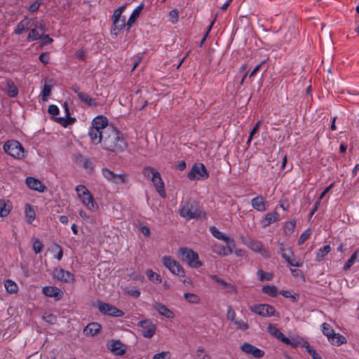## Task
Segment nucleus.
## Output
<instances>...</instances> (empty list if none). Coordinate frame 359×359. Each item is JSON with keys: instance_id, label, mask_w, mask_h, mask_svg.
Returning <instances> with one entry per match:
<instances>
[{"instance_id": "3", "label": "nucleus", "mask_w": 359, "mask_h": 359, "mask_svg": "<svg viewBox=\"0 0 359 359\" xmlns=\"http://www.w3.org/2000/svg\"><path fill=\"white\" fill-rule=\"evenodd\" d=\"M142 174L147 179H149L150 175H152L151 182L156 191L162 198H165L166 197L165 185L159 172L152 167L147 166L143 168Z\"/></svg>"}, {"instance_id": "32", "label": "nucleus", "mask_w": 359, "mask_h": 359, "mask_svg": "<svg viewBox=\"0 0 359 359\" xmlns=\"http://www.w3.org/2000/svg\"><path fill=\"white\" fill-rule=\"evenodd\" d=\"M279 220V215L276 212H272L266 214L261 223L264 227L269 226L271 224L276 222Z\"/></svg>"}, {"instance_id": "13", "label": "nucleus", "mask_w": 359, "mask_h": 359, "mask_svg": "<svg viewBox=\"0 0 359 359\" xmlns=\"http://www.w3.org/2000/svg\"><path fill=\"white\" fill-rule=\"evenodd\" d=\"M97 309L101 313L109 316L122 317L124 315L123 311L117 309L111 304L102 302H97Z\"/></svg>"}, {"instance_id": "30", "label": "nucleus", "mask_w": 359, "mask_h": 359, "mask_svg": "<svg viewBox=\"0 0 359 359\" xmlns=\"http://www.w3.org/2000/svg\"><path fill=\"white\" fill-rule=\"evenodd\" d=\"M25 221L27 224H32L36 218V212L34 208L30 204L27 203L25 207Z\"/></svg>"}, {"instance_id": "47", "label": "nucleus", "mask_w": 359, "mask_h": 359, "mask_svg": "<svg viewBox=\"0 0 359 359\" xmlns=\"http://www.w3.org/2000/svg\"><path fill=\"white\" fill-rule=\"evenodd\" d=\"M297 34V29L295 27H290L287 32L285 34V41L286 42H290L292 40L293 38H295Z\"/></svg>"}, {"instance_id": "23", "label": "nucleus", "mask_w": 359, "mask_h": 359, "mask_svg": "<svg viewBox=\"0 0 359 359\" xmlns=\"http://www.w3.org/2000/svg\"><path fill=\"white\" fill-rule=\"evenodd\" d=\"M248 247L250 250L259 253L263 257H267L269 256V252L267 250H266L264 248L263 244L261 241L252 240L249 241Z\"/></svg>"}, {"instance_id": "50", "label": "nucleus", "mask_w": 359, "mask_h": 359, "mask_svg": "<svg viewBox=\"0 0 359 359\" xmlns=\"http://www.w3.org/2000/svg\"><path fill=\"white\" fill-rule=\"evenodd\" d=\"M125 292L135 298H138L140 295V291L135 287H126L125 288Z\"/></svg>"}, {"instance_id": "28", "label": "nucleus", "mask_w": 359, "mask_h": 359, "mask_svg": "<svg viewBox=\"0 0 359 359\" xmlns=\"http://www.w3.org/2000/svg\"><path fill=\"white\" fill-rule=\"evenodd\" d=\"M251 205L254 209L259 212L266 210V202L262 196H257L251 200Z\"/></svg>"}, {"instance_id": "64", "label": "nucleus", "mask_w": 359, "mask_h": 359, "mask_svg": "<svg viewBox=\"0 0 359 359\" xmlns=\"http://www.w3.org/2000/svg\"><path fill=\"white\" fill-rule=\"evenodd\" d=\"M309 353L311 355L313 359H323L314 348L310 350Z\"/></svg>"}, {"instance_id": "11", "label": "nucleus", "mask_w": 359, "mask_h": 359, "mask_svg": "<svg viewBox=\"0 0 359 359\" xmlns=\"http://www.w3.org/2000/svg\"><path fill=\"white\" fill-rule=\"evenodd\" d=\"M102 175L107 181L116 184H123L128 182L127 175L116 174L106 168L102 169Z\"/></svg>"}, {"instance_id": "57", "label": "nucleus", "mask_w": 359, "mask_h": 359, "mask_svg": "<svg viewBox=\"0 0 359 359\" xmlns=\"http://www.w3.org/2000/svg\"><path fill=\"white\" fill-rule=\"evenodd\" d=\"M39 60L43 64H48L49 62V55L47 53H43L39 56Z\"/></svg>"}, {"instance_id": "59", "label": "nucleus", "mask_w": 359, "mask_h": 359, "mask_svg": "<svg viewBox=\"0 0 359 359\" xmlns=\"http://www.w3.org/2000/svg\"><path fill=\"white\" fill-rule=\"evenodd\" d=\"M18 90L17 89V88L14 86L10 87L8 91V94L10 97H15L17 95H18Z\"/></svg>"}, {"instance_id": "49", "label": "nucleus", "mask_w": 359, "mask_h": 359, "mask_svg": "<svg viewBox=\"0 0 359 359\" xmlns=\"http://www.w3.org/2000/svg\"><path fill=\"white\" fill-rule=\"evenodd\" d=\"M43 248V245L38 238L33 239V250L35 253H39Z\"/></svg>"}, {"instance_id": "8", "label": "nucleus", "mask_w": 359, "mask_h": 359, "mask_svg": "<svg viewBox=\"0 0 359 359\" xmlns=\"http://www.w3.org/2000/svg\"><path fill=\"white\" fill-rule=\"evenodd\" d=\"M161 262L163 266L172 274L179 277L185 276V272L180 264L170 256L165 255L162 257Z\"/></svg>"}, {"instance_id": "9", "label": "nucleus", "mask_w": 359, "mask_h": 359, "mask_svg": "<svg viewBox=\"0 0 359 359\" xmlns=\"http://www.w3.org/2000/svg\"><path fill=\"white\" fill-rule=\"evenodd\" d=\"M111 21V34L116 37L125 27H127V22L126 17L123 14L118 13V11H114Z\"/></svg>"}, {"instance_id": "37", "label": "nucleus", "mask_w": 359, "mask_h": 359, "mask_svg": "<svg viewBox=\"0 0 359 359\" xmlns=\"http://www.w3.org/2000/svg\"><path fill=\"white\" fill-rule=\"evenodd\" d=\"M4 287L6 290L10 294H16L18 291V286L12 280H6L4 283Z\"/></svg>"}, {"instance_id": "38", "label": "nucleus", "mask_w": 359, "mask_h": 359, "mask_svg": "<svg viewBox=\"0 0 359 359\" xmlns=\"http://www.w3.org/2000/svg\"><path fill=\"white\" fill-rule=\"evenodd\" d=\"M331 247L330 245H326L323 248H320L316 252V261L320 262L324 257L330 252Z\"/></svg>"}, {"instance_id": "2", "label": "nucleus", "mask_w": 359, "mask_h": 359, "mask_svg": "<svg viewBox=\"0 0 359 359\" xmlns=\"http://www.w3.org/2000/svg\"><path fill=\"white\" fill-rule=\"evenodd\" d=\"M75 191L78 198L88 210L96 212L99 209L98 203L86 186L82 184L78 185Z\"/></svg>"}, {"instance_id": "26", "label": "nucleus", "mask_w": 359, "mask_h": 359, "mask_svg": "<svg viewBox=\"0 0 359 359\" xmlns=\"http://www.w3.org/2000/svg\"><path fill=\"white\" fill-rule=\"evenodd\" d=\"M154 309L161 316L168 318L172 319L175 318V314L172 311L169 309L165 305L161 303H158L154 305Z\"/></svg>"}, {"instance_id": "19", "label": "nucleus", "mask_w": 359, "mask_h": 359, "mask_svg": "<svg viewBox=\"0 0 359 359\" xmlns=\"http://www.w3.org/2000/svg\"><path fill=\"white\" fill-rule=\"evenodd\" d=\"M241 349L245 353L251 355L255 358H261L264 355V351L263 350H261L249 343H244L241 346Z\"/></svg>"}, {"instance_id": "33", "label": "nucleus", "mask_w": 359, "mask_h": 359, "mask_svg": "<svg viewBox=\"0 0 359 359\" xmlns=\"http://www.w3.org/2000/svg\"><path fill=\"white\" fill-rule=\"evenodd\" d=\"M29 23H30V20L27 18H25L23 20H22L20 22H19L17 24V25L14 29V33L15 34H22L25 31L28 29Z\"/></svg>"}, {"instance_id": "7", "label": "nucleus", "mask_w": 359, "mask_h": 359, "mask_svg": "<svg viewBox=\"0 0 359 359\" xmlns=\"http://www.w3.org/2000/svg\"><path fill=\"white\" fill-rule=\"evenodd\" d=\"M179 254L182 256V260L191 268H198L202 266L198 255L193 250L182 248L179 250Z\"/></svg>"}, {"instance_id": "6", "label": "nucleus", "mask_w": 359, "mask_h": 359, "mask_svg": "<svg viewBox=\"0 0 359 359\" xmlns=\"http://www.w3.org/2000/svg\"><path fill=\"white\" fill-rule=\"evenodd\" d=\"M322 332L325 334L328 341L334 346H341L346 343V339L339 333H335L332 326L327 323H324L321 325Z\"/></svg>"}, {"instance_id": "45", "label": "nucleus", "mask_w": 359, "mask_h": 359, "mask_svg": "<svg viewBox=\"0 0 359 359\" xmlns=\"http://www.w3.org/2000/svg\"><path fill=\"white\" fill-rule=\"evenodd\" d=\"M52 87L50 85L45 83L43 88L41 92V96L43 101H46L50 95Z\"/></svg>"}, {"instance_id": "15", "label": "nucleus", "mask_w": 359, "mask_h": 359, "mask_svg": "<svg viewBox=\"0 0 359 359\" xmlns=\"http://www.w3.org/2000/svg\"><path fill=\"white\" fill-rule=\"evenodd\" d=\"M226 245H222L219 244H214L212 246V251L221 256H226L232 253L233 249L235 247V242L233 241H226L225 242Z\"/></svg>"}, {"instance_id": "20", "label": "nucleus", "mask_w": 359, "mask_h": 359, "mask_svg": "<svg viewBox=\"0 0 359 359\" xmlns=\"http://www.w3.org/2000/svg\"><path fill=\"white\" fill-rule=\"evenodd\" d=\"M108 348L116 355H123L126 351V346L119 340H112L109 342Z\"/></svg>"}, {"instance_id": "31", "label": "nucleus", "mask_w": 359, "mask_h": 359, "mask_svg": "<svg viewBox=\"0 0 359 359\" xmlns=\"http://www.w3.org/2000/svg\"><path fill=\"white\" fill-rule=\"evenodd\" d=\"M268 332L273 336L276 337L277 339L280 340L282 342H288L289 339L279 330L275 325L270 324L267 327Z\"/></svg>"}, {"instance_id": "54", "label": "nucleus", "mask_w": 359, "mask_h": 359, "mask_svg": "<svg viewBox=\"0 0 359 359\" xmlns=\"http://www.w3.org/2000/svg\"><path fill=\"white\" fill-rule=\"evenodd\" d=\"M226 317L229 320H230L232 323L234 322V320H236V313L235 311L232 309L231 307H229L228 308V310H227V313H226Z\"/></svg>"}, {"instance_id": "35", "label": "nucleus", "mask_w": 359, "mask_h": 359, "mask_svg": "<svg viewBox=\"0 0 359 359\" xmlns=\"http://www.w3.org/2000/svg\"><path fill=\"white\" fill-rule=\"evenodd\" d=\"M146 275L148 279L155 284H159L162 282V278L158 273L154 272L152 269L146 270Z\"/></svg>"}, {"instance_id": "56", "label": "nucleus", "mask_w": 359, "mask_h": 359, "mask_svg": "<svg viewBox=\"0 0 359 359\" xmlns=\"http://www.w3.org/2000/svg\"><path fill=\"white\" fill-rule=\"evenodd\" d=\"M55 249L57 251V255L55 256V257L57 260H60L62 258L63 256V251L60 245L55 244Z\"/></svg>"}, {"instance_id": "52", "label": "nucleus", "mask_w": 359, "mask_h": 359, "mask_svg": "<svg viewBox=\"0 0 359 359\" xmlns=\"http://www.w3.org/2000/svg\"><path fill=\"white\" fill-rule=\"evenodd\" d=\"M356 254H353L344 266V270L346 271L358 260L355 259Z\"/></svg>"}, {"instance_id": "44", "label": "nucleus", "mask_w": 359, "mask_h": 359, "mask_svg": "<svg viewBox=\"0 0 359 359\" xmlns=\"http://www.w3.org/2000/svg\"><path fill=\"white\" fill-rule=\"evenodd\" d=\"M233 323L236 329L242 331H245L249 328L248 323L243 320H236Z\"/></svg>"}, {"instance_id": "5", "label": "nucleus", "mask_w": 359, "mask_h": 359, "mask_svg": "<svg viewBox=\"0 0 359 359\" xmlns=\"http://www.w3.org/2000/svg\"><path fill=\"white\" fill-rule=\"evenodd\" d=\"M4 149L16 159H23L26 156V151L22 145L17 140L7 141L4 146Z\"/></svg>"}, {"instance_id": "34", "label": "nucleus", "mask_w": 359, "mask_h": 359, "mask_svg": "<svg viewBox=\"0 0 359 359\" xmlns=\"http://www.w3.org/2000/svg\"><path fill=\"white\" fill-rule=\"evenodd\" d=\"M210 231L215 238L219 240H222L224 242L233 241V239L231 238L222 231H219V229H217L215 226H211L210 228Z\"/></svg>"}, {"instance_id": "21", "label": "nucleus", "mask_w": 359, "mask_h": 359, "mask_svg": "<svg viewBox=\"0 0 359 359\" xmlns=\"http://www.w3.org/2000/svg\"><path fill=\"white\" fill-rule=\"evenodd\" d=\"M62 107L65 110V117H56L55 120L61 126L67 127L68 125L73 124L76 121V118L70 116L67 103L65 102Z\"/></svg>"}, {"instance_id": "62", "label": "nucleus", "mask_w": 359, "mask_h": 359, "mask_svg": "<svg viewBox=\"0 0 359 359\" xmlns=\"http://www.w3.org/2000/svg\"><path fill=\"white\" fill-rule=\"evenodd\" d=\"M299 346L306 348L308 353L310 352V350H312L313 348L310 346V344L306 341H302V342H299Z\"/></svg>"}, {"instance_id": "42", "label": "nucleus", "mask_w": 359, "mask_h": 359, "mask_svg": "<svg viewBox=\"0 0 359 359\" xmlns=\"http://www.w3.org/2000/svg\"><path fill=\"white\" fill-rule=\"evenodd\" d=\"M257 276L261 281H270L273 278L272 273H266L262 270H259L257 271Z\"/></svg>"}, {"instance_id": "58", "label": "nucleus", "mask_w": 359, "mask_h": 359, "mask_svg": "<svg viewBox=\"0 0 359 359\" xmlns=\"http://www.w3.org/2000/svg\"><path fill=\"white\" fill-rule=\"evenodd\" d=\"M75 56L76 58L83 60L86 57V52L82 49L78 50L75 53Z\"/></svg>"}, {"instance_id": "4", "label": "nucleus", "mask_w": 359, "mask_h": 359, "mask_svg": "<svg viewBox=\"0 0 359 359\" xmlns=\"http://www.w3.org/2000/svg\"><path fill=\"white\" fill-rule=\"evenodd\" d=\"M180 215L187 219L199 218L204 216V213L200 207L194 201L184 202L180 210Z\"/></svg>"}, {"instance_id": "48", "label": "nucleus", "mask_w": 359, "mask_h": 359, "mask_svg": "<svg viewBox=\"0 0 359 359\" xmlns=\"http://www.w3.org/2000/svg\"><path fill=\"white\" fill-rule=\"evenodd\" d=\"M43 319L46 322H47V323H48L50 324H52V325L55 324L56 323V321H57L56 316L55 315H53V314H52L50 313H48V312H46V313H45L43 314Z\"/></svg>"}, {"instance_id": "10", "label": "nucleus", "mask_w": 359, "mask_h": 359, "mask_svg": "<svg viewBox=\"0 0 359 359\" xmlns=\"http://www.w3.org/2000/svg\"><path fill=\"white\" fill-rule=\"evenodd\" d=\"M187 177L191 180H201L207 179L209 173L203 163L194 164Z\"/></svg>"}, {"instance_id": "61", "label": "nucleus", "mask_w": 359, "mask_h": 359, "mask_svg": "<svg viewBox=\"0 0 359 359\" xmlns=\"http://www.w3.org/2000/svg\"><path fill=\"white\" fill-rule=\"evenodd\" d=\"M264 62H265L264 61H262L260 64L257 65L254 68V69L252 71V72L250 73V74L249 76L250 78L252 77L258 72V71L260 69L261 67L264 64Z\"/></svg>"}, {"instance_id": "40", "label": "nucleus", "mask_w": 359, "mask_h": 359, "mask_svg": "<svg viewBox=\"0 0 359 359\" xmlns=\"http://www.w3.org/2000/svg\"><path fill=\"white\" fill-rule=\"evenodd\" d=\"M262 291L263 293L272 297H275L278 294L277 287L274 285H264L263 286Z\"/></svg>"}, {"instance_id": "25", "label": "nucleus", "mask_w": 359, "mask_h": 359, "mask_svg": "<svg viewBox=\"0 0 359 359\" xmlns=\"http://www.w3.org/2000/svg\"><path fill=\"white\" fill-rule=\"evenodd\" d=\"M26 184L31 189L36 190L39 192H43L46 189L44 184L39 180L34 177H27Z\"/></svg>"}, {"instance_id": "46", "label": "nucleus", "mask_w": 359, "mask_h": 359, "mask_svg": "<svg viewBox=\"0 0 359 359\" xmlns=\"http://www.w3.org/2000/svg\"><path fill=\"white\" fill-rule=\"evenodd\" d=\"M179 12L177 9H172L168 14V20L172 24H176L178 21Z\"/></svg>"}, {"instance_id": "53", "label": "nucleus", "mask_w": 359, "mask_h": 359, "mask_svg": "<svg viewBox=\"0 0 359 359\" xmlns=\"http://www.w3.org/2000/svg\"><path fill=\"white\" fill-rule=\"evenodd\" d=\"M311 234V232L309 229H307L305 231H304L299 238V241H298L299 244L301 245V244L304 243L306 240L309 239Z\"/></svg>"}, {"instance_id": "55", "label": "nucleus", "mask_w": 359, "mask_h": 359, "mask_svg": "<svg viewBox=\"0 0 359 359\" xmlns=\"http://www.w3.org/2000/svg\"><path fill=\"white\" fill-rule=\"evenodd\" d=\"M48 113L53 116H56L59 114V109L55 104H51L48 107Z\"/></svg>"}, {"instance_id": "22", "label": "nucleus", "mask_w": 359, "mask_h": 359, "mask_svg": "<svg viewBox=\"0 0 359 359\" xmlns=\"http://www.w3.org/2000/svg\"><path fill=\"white\" fill-rule=\"evenodd\" d=\"M42 291L46 296L48 297H53L56 300L60 299L63 295L62 290L56 287L46 286L43 287Z\"/></svg>"}, {"instance_id": "29", "label": "nucleus", "mask_w": 359, "mask_h": 359, "mask_svg": "<svg viewBox=\"0 0 359 359\" xmlns=\"http://www.w3.org/2000/svg\"><path fill=\"white\" fill-rule=\"evenodd\" d=\"M101 329V325L97 323H90L84 329L83 333L86 336L93 337L96 335Z\"/></svg>"}, {"instance_id": "63", "label": "nucleus", "mask_w": 359, "mask_h": 359, "mask_svg": "<svg viewBox=\"0 0 359 359\" xmlns=\"http://www.w3.org/2000/svg\"><path fill=\"white\" fill-rule=\"evenodd\" d=\"M39 6H40V4H39V3H38V2H34V4H32V5H30V6H29V8H28V11H29V12L33 13V12H34V11H37V10L39 9Z\"/></svg>"}, {"instance_id": "24", "label": "nucleus", "mask_w": 359, "mask_h": 359, "mask_svg": "<svg viewBox=\"0 0 359 359\" xmlns=\"http://www.w3.org/2000/svg\"><path fill=\"white\" fill-rule=\"evenodd\" d=\"M144 7V4H141L137 7H136L133 11L132 12L130 16L129 17L127 21V30H130V29L133 27V25L135 23L137 20L140 16V14Z\"/></svg>"}, {"instance_id": "36", "label": "nucleus", "mask_w": 359, "mask_h": 359, "mask_svg": "<svg viewBox=\"0 0 359 359\" xmlns=\"http://www.w3.org/2000/svg\"><path fill=\"white\" fill-rule=\"evenodd\" d=\"M12 209V205L5 200H0V217L7 216Z\"/></svg>"}, {"instance_id": "27", "label": "nucleus", "mask_w": 359, "mask_h": 359, "mask_svg": "<svg viewBox=\"0 0 359 359\" xmlns=\"http://www.w3.org/2000/svg\"><path fill=\"white\" fill-rule=\"evenodd\" d=\"M80 101H81L83 103H84L86 106L95 108L98 106V103L96 100V99L90 97L88 94L86 93H79V97Z\"/></svg>"}, {"instance_id": "14", "label": "nucleus", "mask_w": 359, "mask_h": 359, "mask_svg": "<svg viewBox=\"0 0 359 359\" xmlns=\"http://www.w3.org/2000/svg\"><path fill=\"white\" fill-rule=\"evenodd\" d=\"M138 326L141 327L142 334L145 338L151 339L156 333V325L149 319L140 321Z\"/></svg>"}, {"instance_id": "17", "label": "nucleus", "mask_w": 359, "mask_h": 359, "mask_svg": "<svg viewBox=\"0 0 359 359\" xmlns=\"http://www.w3.org/2000/svg\"><path fill=\"white\" fill-rule=\"evenodd\" d=\"M45 32V26L40 22H36L34 27L32 28L27 36V40L28 41H34L41 39Z\"/></svg>"}, {"instance_id": "18", "label": "nucleus", "mask_w": 359, "mask_h": 359, "mask_svg": "<svg viewBox=\"0 0 359 359\" xmlns=\"http://www.w3.org/2000/svg\"><path fill=\"white\" fill-rule=\"evenodd\" d=\"M210 278L214 280L219 286V288L223 290L227 293H234L236 292V287L234 285L226 282L222 278H220L216 275H210Z\"/></svg>"}, {"instance_id": "41", "label": "nucleus", "mask_w": 359, "mask_h": 359, "mask_svg": "<svg viewBox=\"0 0 359 359\" xmlns=\"http://www.w3.org/2000/svg\"><path fill=\"white\" fill-rule=\"evenodd\" d=\"M195 359H211V358L205 349L200 346L196 351Z\"/></svg>"}, {"instance_id": "39", "label": "nucleus", "mask_w": 359, "mask_h": 359, "mask_svg": "<svg viewBox=\"0 0 359 359\" xmlns=\"http://www.w3.org/2000/svg\"><path fill=\"white\" fill-rule=\"evenodd\" d=\"M184 298L192 304H198L201 302V298L195 293L186 292L184 294Z\"/></svg>"}, {"instance_id": "43", "label": "nucleus", "mask_w": 359, "mask_h": 359, "mask_svg": "<svg viewBox=\"0 0 359 359\" xmlns=\"http://www.w3.org/2000/svg\"><path fill=\"white\" fill-rule=\"evenodd\" d=\"M296 226V222L294 220H290L287 222L284 226V232L286 234H291L293 233Z\"/></svg>"}, {"instance_id": "16", "label": "nucleus", "mask_w": 359, "mask_h": 359, "mask_svg": "<svg viewBox=\"0 0 359 359\" xmlns=\"http://www.w3.org/2000/svg\"><path fill=\"white\" fill-rule=\"evenodd\" d=\"M53 276L57 280L63 283H74L75 282L74 276L63 269H55Z\"/></svg>"}, {"instance_id": "60", "label": "nucleus", "mask_w": 359, "mask_h": 359, "mask_svg": "<svg viewBox=\"0 0 359 359\" xmlns=\"http://www.w3.org/2000/svg\"><path fill=\"white\" fill-rule=\"evenodd\" d=\"M41 39L43 40L42 46L51 43L53 41V39L46 34H43V37Z\"/></svg>"}, {"instance_id": "1", "label": "nucleus", "mask_w": 359, "mask_h": 359, "mask_svg": "<svg viewBox=\"0 0 359 359\" xmlns=\"http://www.w3.org/2000/svg\"><path fill=\"white\" fill-rule=\"evenodd\" d=\"M108 119L103 115L95 117L88 130L90 141L97 144H102L104 149L113 152L123 151L127 144L120 133L112 127L108 126Z\"/></svg>"}, {"instance_id": "12", "label": "nucleus", "mask_w": 359, "mask_h": 359, "mask_svg": "<svg viewBox=\"0 0 359 359\" xmlns=\"http://www.w3.org/2000/svg\"><path fill=\"white\" fill-rule=\"evenodd\" d=\"M250 309L255 313L263 317L279 316L276 312L274 307L269 304H255L250 306Z\"/></svg>"}, {"instance_id": "51", "label": "nucleus", "mask_w": 359, "mask_h": 359, "mask_svg": "<svg viewBox=\"0 0 359 359\" xmlns=\"http://www.w3.org/2000/svg\"><path fill=\"white\" fill-rule=\"evenodd\" d=\"M171 353L170 351H162L161 353H156L152 359H170Z\"/></svg>"}]
</instances>
